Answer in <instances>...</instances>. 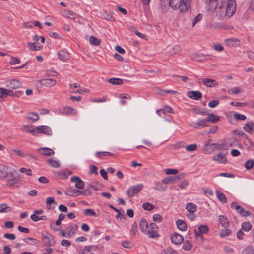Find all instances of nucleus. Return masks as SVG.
<instances>
[{
	"mask_svg": "<svg viewBox=\"0 0 254 254\" xmlns=\"http://www.w3.org/2000/svg\"><path fill=\"white\" fill-rule=\"evenodd\" d=\"M212 160L221 164H225L227 162L226 155L222 152H219V153L213 155L212 157Z\"/></svg>",
	"mask_w": 254,
	"mask_h": 254,
	"instance_id": "nucleus-10",
	"label": "nucleus"
},
{
	"mask_svg": "<svg viewBox=\"0 0 254 254\" xmlns=\"http://www.w3.org/2000/svg\"><path fill=\"white\" fill-rule=\"evenodd\" d=\"M238 213L243 217H246L252 215V212L250 211L245 210L240 206V208L236 210Z\"/></svg>",
	"mask_w": 254,
	"mask_h": 254,
	"instance_id": "nucleus-36",
	"label": "nucleus"
},
{
	"mask_svg": "<svg viewBox=\"0 0 254 254\" xmlns=\"http://www.w3.org/2000/svg\"><path fill=\"white\" fill-rule=\"evenodd\" d=\"M28 47L29 49L31 51H37L40 50L42 48V46H37L36 43H28Z\"/></svg>",
	"mask_w": 254,
	"mask_h": 254,
	"instance_id": "nucleus-38",
	"label": "nucleus"
},
{
	"mask_svg": "<svg viewBox=\"0 0 254 254\" xmlns=\"http://www.w3.org/2000/svg\"><path fill=\"white\" fill-rule=\"evenodd\" d=\"M11 178L7 180V185L10 187H13L17 182L18 178L14 177L12 173H10Z\"/></svg>",
	"mask_w": 254,
	"mask_h": 254,
	"instance_id": "nucleus-32",
	"label": "nucleus"
},
{
	"mask_svg": "<svg viewBox=\"0 0 254 254\" xmlns=\"http://www.w3.org/2000/svg\"><path fill=\"white\" fill-rule=\"evenodd\" d=\"M207 5V10L210 12H214L218 5V0H203Z\"/></svg>",
	"mask_w": 254,
	"mask_h": 254,
	"instance_id": "nucleus-12",
	"label": "nucleus"
},
{
	"mask_svg": "<svg viewBox=\"0 0 254 254\" xmlns=\"http://www.w3.org/2000/svg\"><path fill=\"white\" fill-rule=\"evenodd\" d=\"M244 130L250 134L254 133V123L252 122H249L245 124L243 127Z\"/></svg>",
	"mask_w": 254,
	"mask_h": 254,
	"instance_id": "nucleus-25",
	"label": "nucleus"
},
{
	"mask_svg": "<svg viewBox=\"0 0 254 254\" xmlns=\"http://www.w3.org/2000/svg\"><path fill=\"white\" fill-rule=\"evenodd\" d=\"M11 171L8 167L5 165H0V176L2 178H6L9 177Z\"/></svg>",
	"mask_w": 254,
	"mask_h": 254,
	"instance_id": "nucleus-15",
	"label": "nucleus"
},
{
	"mask_svg": "<svg viewBox=\"0 0 254 254\" xmlns=\"http://www.w3.org/2000/svg\"><path fill=\"white\" fill-rule=\"evenodd\" d=\"M142 188L143 185L141 184L132 186L127 189V194L129 197H131L135 194L139 192L142 190Z\"/></svg>",
	"mask_w": 254,
	"mask_h": 254,
	"instance_id": "nucleus-4",
	"label": "nucleus"
},
{
	"mask_svg": "<svg viewBox=\"0 0 254 254\" xmlns=\"http://www.w3.org/2000/svg\"><path fill=\"white\" fill-rule=\"evenodd\" d=\"M78 225L77 224H72L67 227V238H70L75 233L76 230L78 229Z\"/></svg>",
	"mask_w": 254,
	"mask_h": 254,
	"instance_id": "nucleus-26",
	"label": "nucleus"
},
{
	"mask_svg": "<svg viewBox=\"0 0 254 254\" xmlns=\"http://www.w3.org/2000/svg\"><path fill=\"white\" fill-rule=\"evenodd\" d=\"M187 95L189 98L195 100H200L202 96V93L198 91H190Z\"/></svg>",
	"mask_w": 254,
	"mask_h": 254,
	"instance_id": "nucleus-13",
	"label": "nucleus"
},
{
	"mask_svg": "<svg viewBox=\"0 0 254 254\" xmlns=\"http://www.w3.org/2000/svg\"><path fill=\"white\" fill-rule=\"evenodd\" d=\"M165 254H178V253L171 248L168 247L165 251Z\"/></svg>",
	"mask_w": 254,
	"mask_h": 254,
	"instance_id": "nucleus-64",
	"label": "nucleus"
},
{
	"mask_svg": "<svg viewBox=\"0 0 254 254\" xmlns=\"http://www.w3.org/2000/svg\"><path fill=\"white\" fill-rule=\"evenodd\" d=\"M11 208L7 206L6 204H2L0 205V213L5 212H9Z\"/></svg>",
	"mask_w": 254,
	"mask_h": 254,
	"instance_id": "nucleus-52",
	"label": "nucleus"
},
{
	"mask_svg": "<svg viewBox=\"0 0 254 254\" xmlns=\"http://www.w3.org/2000/svg\"><path fill=\"white\" fill-rule=\"evenodd\" d=\"M233 117L236 120L238 121H243L246 119L245 115L238 113H235L233 114Z\"/></svg>",
	"mask_w": 254,
	"mask_h": 254,
	"instance_id": "nucleus-45",
	"label": "nucleus"
},
{
	"mask_svg": "<svg viewBox=\"0 0 254 254\" xmlns=\"http://www.w3.org/2000/svg\"><path fill=\"white\" fill-rule=\"evenodd\" d=\"M89 42L91 45L98 46L101 43V40L94 36H91L89 38Z\"/></svg>",
	"mask_w": 254,
	"mask_h": 254,
	"instance_id": "nucleus-35",
	"label": "nucleus"
},
{
	"mask_svg": "<svg viewBox=\"0 0 254 254\" xmlns=\"http://www.w3.org/2000/svg\"><path fill=\"white\" fill-rule=\"evenodd\" d=\"M38 133L51 135L52 133V130L51 128L47 126H40L37 127L36 134Z\"/></svg>",
	"mask_w": 254,
	"mask_h": 254,
	"instance_id": "nucleus-14",
	"label": "nucleus"
},
{
	"mask_svg": "<svg viewBox=\"0 0 254 254\" xmlns=\"http://www.w3.org/2000/svg\"><path fill=\"white\" fill-rule=\"evenodd\" d=\"M4 237L11 241L15 240L16 238L15 235L12 233H5L4 234Z\"/></svg>",
	"mask_w": 254,
	"mask_h": 254,
	"instance_id": "nucleus-62",
	"label": "nucleus"
},
{
	"mask_svg": "<svg viewBox=\"0 0 254 254\" xmlns=\"http://www.w3.org/2000/svg\"><path fill=\"white\" fill-rule=\"evenodd\" d=\"M75 192L78 193V195L81 194L83 195H89L91 193V191L87 190H85L83 191L76 190Z\"/></svg>",
	"mask_w": 254,
	"mask_h": 254,
	"instance_id": "nucleus-59",
	"label": "nucleus"
},
{
	"mask_svg": "<svg viewBox=\"0 0 254 254\" xmlns=\"http://www.w3.org/2000/svg\"><path fill=\"white\" fill-rule=\"evenodd\" d=\"M139 227L140 230L142 232H146L147 233L148 230L149 229V226L147 222L144 218H142L140 220Z\"/></svg>",
	"mask_w": 254,
	"mask_h": 254,
	"instance_id": "nucleus-29",
	"label": "nucleus"
},
{
	"mask_svg": "<svg viewBox=\"0 0 254 254\" xmlns=\"http://www.w3.org/2000/svg\"><path fill=\"white\" fill-rule=\"evenodd\" d=\"M186 209L189 212L194 213L196 211V205L192 203H188L186 204Z\"/></svg>",
	"mask_w": 254,
	"mask_h": 254,
	"instance_id": "nucleus-33",
	"label": "nucleus"
},
{
	"mask_svg": "<svg viewBox=\"0 0 254 254\" xmlns=\"http://www.w3.org/2000/svg\"><path fill=\"white\" fill-rule=\"evenodd\" d=\"M197 147L196 144H191L185 146V149L188 152H192L196 150Z\"/></svg>",
	"mask_w": 254,
	"mask_h": 254,
	"instance_id": "nucleus-49",
	"label": "nucleus"
},
{
	"mask_svg": "<svg viewBox=\"0 0 254 254\" xmlns=\"http://www.w3.org/2000/svg\"><path fill=\"white\" fill-rule=\"evenodd\" d=\"M22 129L26 132L31 133L33 135H36L37 127H34L33 126L23 125L22 126Z\"/></svg>",
	"mask_w": 254,
	"mask_h": 254,
	"instance_id": "nucleus-28",
	"label": "nucleus"
},
{
	"mask_svg": "<svg viewBox=\"0 0 254 254\" xmlns=\"http://www.w3.org/2000/svg\"><path fill=\"white\" fill-rule=\"evenodd\" d=\"M242 254H254V250L251 246H248L242 251Z\"/></svg>",
	"mask_w": 254,
	"mask_h": 254,
	"instance_id": "nucleus-46",
	"label": "nucleus"
},
{
	"mask_svg": "<svg viewBox=\"0 0 254 254\" xmlns=\"http://www.w3.org/2000/svg\"><path fill=\"white\" fill-rule=\"evenodd\" d=\"M231 233V230L228 228L221 230L219 232V235L221 237H225L229 236Z\"/></svg>",
	"mask_w": 254,
	"mask_h": 254,
	"instance_id": "nucleus-43",
	"label": "nucleus"
},
{
	"mask_svg": "<svg viewBox=\"0 0 254 254\" xmlns=\"http://www.w3.org/2000/svg\"><path fill=\"white\" fill-rule=\"evenodd\" d=\"M213 49L217 52H221L224 50L223 46L219 43H214L212 45Z\"/></svg>",
	"mask_w": 254,
	"mask_h": 254,
	"instance_id": "nucleus-47",
	"label": "nucleus"
},
{
	"mask_svg": "<svg viewBox=\"0 0 254 254\" xmlns=\"http://www.w3.org/2000/svg\"><path fill=\"white\" fill-rule=\"evenodd\" d=\"M171 241L173 243L176 245L181 244L183 240V237L178 233H174L172 234L171 237Z\"/></svg>",
	"mask_w": 254,
	"mask_h": 254,
	"instance_id": "nucleus-16",
	"label": "nucleus"
},
{
	"mask_svg": "<svg viewBox=\"0 0 254 254\" xmlns=\"http://www.w3.org/2000/svg\"><path fill=\"white\" fill-rule=\"evenodd\" d=\"M191 2V0H170L169 3L173 10L184 13L190 8Z\"/></svg>",
	"mask_w": 254,
	"mask_h": 254,
	"instance_id": "nucleus-1",
	"label": "nucleus"
},
{
	"mask_svg": "<svg viewBox=\"0 0 254 254\" xmlns=\"http://www.w3.org/2000/svg\"><path fill=\"white\" fill-rule=\"evenodd\" d=\"M203 193L205 195L212 196L213 195V192L210 189L207 188H203Z\"/></svg>",
	"mask_w": 254,
	"mask_h": 254,
	"instance_id": "nucleus-57",
	"label": "nucleus"
},
{
	"mask_svg": "<svg viewBox=\"0 0 254 254\" xmlns=\"http://www.w3.org/2000/svg\"><path fill=\"white\" fill-rule=\"evenodd\" d=\"M37 151L43 155L52 156L54 155V151L49 148L42 147L37 149Z\"/></svg>",
	"mask_w": 254,
	"mask_h": 254,
	"instance_id": "nucleus-18",
	"label": "nucleus"
},
{
	"mask_svg": "<svg viewBox=\"0 0 254 254\" xmlns=\"http://www.w3.org/2000/svg\"><path fill=\"white\" fill-rule=\"evenodd\" d=\"M181 51V47L179 45H175L172 47L169 46L167 48V53L170 55L178 54Z\"/></svg>",
	"mask_w": 254,
	"mask_h": 254,
	"instance_id": "nucleus-19",
	"label": "nucleus"
},
{
	"mask_svg": "<svg viewBox=\"0 0 254 254\" xmlns=\"http://www.w3.org/2000/svg\"><path fill=\"white\" fill-rule=\"evenodd\" d=\"M218 220L221 226L224 228H228L230 226L229 221L228 220L226 216L220 215L218 216Z\"/></svg>",
	"mask_w": 254,
	"mask_h": 254,
	"instance_id": "nucleus-24",
	"label": "nucleus"
},
{
	"mask_svg": "<svg viewBox=\"0 0 254 254\" xmlns=\"http://www.w3.org/2000/svg\"><path fill=\"white\" fill-rule=\"evenodd\" d=\"M183 249L186 251H189L192 248V245L188 241L186 242L182 246Z\"/></svg>",
	"mask_w": 254,
	"mask_h": 254,
	"instance_id": "nucleus-60",
	"label": "nucleus"
},
{
	"mask_svg": "<svg viewBox=\"0 0 254 254\" xmlns=\"http://www.w3.org/2000/svg\"><path fill=\"white\" fill-rule=\"evenodd\" d=\"M203 83L207 87H215L218 85L217 81L208 78H204L202 79Z\"/></svg>",
	"mask_w": 254,
	"mask_h": 254,
	"instance_id": "nucleus-17",
	"label": "nucleus"
},
{
	"mask_svg": "<svg viewBox=\"0 0 254 254\" xmlns=\"http://www.w3.org/2000/svg\"><path fill=\"white\" fill-rule=\"evenodd\" d=\"M215 191L216 196L219 200L223 203H226L227 202V200L225 195L222 192L218 190H216Z\"/></svg>",
	"mask_w": 254,
	"mask_h": 254,
	"instance_id": "nucleus-30",
	"label": "nucleus"
},
{
	"mask_svg": "<svg viewBox=\"0 0 254 254\" xmlns=\"http://www.w3.org/2000/svg\"><path fill=\"white\" fill-rule=\"evenodd\" d=\"M252 227V224L249 222H244L242 224V228L245 231H249Z\"/></svg>",
	"mask_w": 254,
	"mask_h": 254,
	"instance_id": "nucleus-42",
	"label": "nucleus"
},
{
	"mask_svg": "<svg viewBox=\"0 0 254 254\" xmlns=\"http://www.w3.org/2000/svg\"><path fill=\"white\" fill-rule=\"evenodd\" d=\"M254 162L253 160H249L245 163V167L248 170L252 169L254 167Z\"/></svg>",
	"mask_w": 254,
	"mask_h": 254,
	"instance_id": "nucleus-56",
	"label": "nucleus"
},
{
	"mask_svg": "<svg viewBox=\"0 0 254 254\" xmlns=\"http://www.w3.org/2000/svg\"><path fill=\"white\" fill-rule=\"evenodd\" d=\"M210 56L208 54H204L201 53L193 52L190 55V58L195 61L201 62L210 59Z\"/></svg>",
	"mask_w": 254,
	"mask_h": 254,
	"instance_id": "nucleus-3",
	"label": "nucleus"
},
{
	"mask_svg": "<svg viewBox=\"0 0 254 254\" xmlns=\"http://www.w3.org/2000/svg\"><path fill=\"white\" fill-rule=\"evenodd\" d=\"M157 226L153 223H151L149 226V229L147 231V234L150 238H155L158 236L157 233Z\"/></svg>",
	"mask_w": 254,
	"mask_h": 254,
	"instance_id": "nucleus-8",
	"label": "nucleus"
},
{
	"mask_svg": "<svg viewBox=\"0 0 254 254\" xmlns=\"http://www.w3.org/2000/svg\"><path fill=\"white\" fill-rule=\"evenodd\" d=\"M225 44L229 47H237L240 46V40L237 38L226 39L224 41Z\"/></svg>",
	"mask_w": 254,
	"mask_h": 254,
	"instance_id": "nucleus-11",
	"label": "nucleus"
},
{
	"mask_svg": "<svg viewBox=\"0 0 254 254\" xmlns=\"http://www.w3.org/2000/svg\"><path fill=\"white\" fill-rule=\"evenodd\" d=\"M216 15L218 19L220 20L224 19L226 16L228 17V14L226 13L225 10L223 9L222 5L219 7L218 10L216 12Z\"/></svg>",
	"mask_w": 254,
	"mask_h": 254,
	"instance_id": "nucleus-27",
	"label": "nucleus"
},
{
	"mask_svg": "<svg viewBox=\"0 0 254 254\" xmlns=\"http://www.w3.org/2000/svg\"><path fill=\"white\" fill-rule=\"evenodd\" d=\"M25 242L26 243L30 244L33 245H37L38 243V241L37 240L30 237L27 238Z\"/></svg>",
	"mask_w": 254,
	"mask_h": 254,
	"instance_id": "nucleus-54",
	"label": "nucleus"
},
{
	"mask_svg": "<svg viewBox=\"0 0 254 254\" xmlns=\"http://www.w3.org/2000/svg\"><path fill=\"white\" fill-rule=\"evenodd\" d=\"M27 118L32 122L37 121L39 119V116L35 113H30L27 115Z\"/></svg>",
	"mask_w": 254,
	"mask_h": 254,
	"instance_id": "nucleus-39",
	"label": "nucleus"
},
{
	"mask_svg": "<svg viewBox=\"0 0 254 254\" xmlns=\"http://www.w3.org/2000/svg\"><path fill=\"white\" fill-rule=\"evenodd\" d=\"M46 203L47 205V209L49 210L53 209L54 208L51 207V204L56 203L54 197H48L46 200Z\"/></svg>",
	"mask_w": 254,
	"mask_h": 254,
	"instance_id": "nucleus-41",
	"label": "nucleus"
},
{
	"mask_svg": "<svg viewBox=\"0 0 254 254\" xmlns=\"http://www.w3.org/2000/svg\"><path fill=\"white\" fill-rule=\"evenodd\" d=\"M108 82L113 85H121L123 83V81L122 79L118 78H110L108 80Z\"/></svg>",
	"mask_w": 254,
	"mask_h": 254,
	"instance_id": "nucleus-37",
	"label": "nucleus"
},
{
	"mask_svg": "<svg viewBox=\"0 0 254 254\" xmlns=\"http://www.w3.org/2000/svg\"><path fill=\"white\" fill-rule=\"evenodd\" d=\"M205 120L206 121V122H211L212 123H215L217 122L219 120V117L212 113L208 114L207 119Z\"/></svg>",
	"mask_w": 254,
	"mask_h": 254,
	"instance_id": "nucleus-31",
	"label": "nucleus"
},
{
	"mask_svg": "<svg viewBox=\"0 0 254 254\" xmlns=\"http://www.w3.org/2000/svg\"><path fill=\"white\" fill-rule=\"evenodd\" d=\"M221 5L223 9L228 14V17H231L236 11V2L235 0H221Z\"/></svg>",
	"mask_w": 254,
	"mask_h": 254,
	"instance_id": "nucleus-2",
	"label": "nucleus"
},
{
	"mask_svg": "<svg viewBox=\"0 0 254 254\" xmlns=\"http://www.w3.org/2000/svg\"><path fill=\"white\" fill-rule=\"evenodd\" d=\"M61 112L67 115H75L77 113V110L70 106L65 107L61 110Z\"/></svg>",
	"mask_w": 254,
	"mask_h": 254,
	"instance_id": "nucleus-21",
	"label": "nucleus"
},
{
	"mask_svg": "<svg viewBox=\"0 0 254 254\" xmlns=\"http://www.w3.org/2000/svg\"><path fill=\"white\" fill-rule=\"evenodd\" d=\"M5 86L9 88L16 89L21 86V83L16 79H10L5 82Z\"/></svg>",
	"mask_w": 254,
	"mask_h": 254,
	"instance_id": "nucleus-7",
	"label": "nucleus"
},
{
	"mask_svg": "<svg viewBox=\"0 0 254 254\" xmlns=\"http://www.w3.org/2000/svg\"><path fill=\"white\" fill-rule=\"evenodd\" d=\"M96 155L98 158H102V156H113L114 154L112 153L107 151H99L96 153Z\"/></svg>",
	"mask_w": 254,
	"mask_h": 254,
	"instance_id": "nucleus-44",
	"label": "nucleus"
},
{
	"mask_svg": "<svg viewBox=\"0 0 254 254\" xmlns=\"http://www.w3.org/2000/svg\"><path fill=\"white\" fill-rule=\"evenodd\" d=\"M42 237L44 239V244L46 246H53L55 244L54 237L49 233L43 234Z\"/></svg>",
	"mask_w": 254,
	"mask_h": 254,
	"instance_id": "nucleus-5",
	"label": "nucleus"
},
{
	"mask_svg": "<svg viewBox=\"0 0 254 254\" xmlns=\"http://www.w3.org/2000/svg\"><path fill=\"white\" fill-rule=\"evenodd\" d=\"M31 219L33 221H38L39 220H46L47 218L46 216H38L37 214H33L31 215Z\"/></svg>",
	"mask_w": 254,
	"mask_h": 254,
	"instance_id": "nucleus-40",
	"label": "nucleus"
},
{
	"mask_svg": "<svg viewBox=\"0 0 254 254\" xmlns=\"http://www.w3.org/2000/svg\"><path fill=\"white\" fill-rule=\"evenodd\" d=\"M58 57L60 60L66 61L70 58V54L64 50H60L58 52Z\"/></svg>",
	"mask_w": 254,
	"mask_h": 254,
	"instance_id": "nucleus-22",
	"label": "nucleus"
},
{
	"mask_svg": "<svg viewBox=\"0 0 254 254\" xmlns=\"http://www.w3.org/2000/svg\"><path fill=\"white\" fill-rule=\"evenodd\" d=\"M178 172V170L176 169H167L165 170V173L167 175H175L177 174Z\"/></svg>",
	"mask_w": 254,
	"mask_h": 254,
	"instance_id": "nucleus-61",
	"label": "nucleus"
},
{
	"mask_svg": "<svg viewBox=\"0 0 254 254\" xmlns=\"http://www.w3.org/2000/svg\"><path fill=\"white\" fill-rule=\"evenodd\" d=\"M176 224L180 230L184 231L187 230V225L184 221L181 219L178 220L176 221Z\"/></svg>",
	"mask_w": 254,
	"mask_h": 254,
	"instance_id": "nucleus-34",
	"label": "nucleus"
},
{
	"mask_svg": "<svg viewBox=\"0 0 254 254\" xmlns=\"http://www.w3.org/2000/svg\"><path fill=\"white\" fill-rule=\"evenodd\" d=\"M202 15L201 14H198L194 19L192 22V27H194L196 23L199 22L202 18Z\"/></svg>",
	"mask_w": 254,
	"mask_h": 254,
	"instance_id": "nucleus-58",
	"label": "nucleus"
},
{
	"mask_svg": "<svg viewBox=\"0 0 254 254\" xmlns=\"http://www.w3.org/2000/svg\"><path fill=\"white\" fill-rule=\"evenodd\" d=\"M208 231V228L206 225H201L198 228V232L200 233L205 234Z\"/></svg>",
	"mask_w": 254,
	"mask_h": 254,
	"instance_id": "nucleus-53",
	"label": "nucleus"
},
{
	"mask_svg": "<svg viewBox=\"0 0 254 254\" xmlns=\"http://www.w3.org/2000/svg\"><path fill=\"white\" fill-rule=\"evenodd\" d=\"M153 220L154 222H160L162 220V218L160 214H155L153 216Z\"/></svg>",
	"mask_w": 254,
	"mask_h": 254,
	"instance_id": "nucleus-63",
	"label": "nucleus"
},
{
	"mask_svg": "<svg viewBox=\"0 0 254 254\" xmlns=\"http://www.w3.org/2000/svg\"><path fill=\"white\" fill-rule=\"evenodd\" d=\"M48 163L52 167L54 168H58L60 165L59 162L56 160L53 159V158L48 159Z\"/></svg>",
	"mask_w": 254,
	"mask_h": 254,
	"instance_id": "nucleus-48",
	"label": "nucleus"
},
{
	"mask_svg": "<svg viewBox=\"0 0 254 254\" xmlns=\"http://www.w3.org/2000/svg\"><path fill=\"white\" fill-rule=\"evenodd\" d=\"M64 16L65 17L70 18L71 19H74L75 13L73 12H72L71 11H69V10H64Z\"/></svg>",
	"mask_w": 254,
	"mask_h": 254,
	"instance_id": "nucleus-51",
	"label": "nucleus"
},
{
	"mask_svg": "<svg viewBox=\"0 0 254 254\" xmlns=\"http://www.w3.org/2000/svg\"><path fill=\"white\" fill-rule=\"evenodd\" d=\"M190 125L195 129H201L207 127V124L205 119H199L197 122H192Z\"/></svg>",
	"mask_w": 254,
	"mask_h": 254,
	"instance_id": "nucleus-6",
	"label": "nucleus"
},
{
	"mask_svg": "<svg viewBox=\"0 0 254 254\" xmlns=\"http://www.w3.org/2000/svg\"><path fill=\"white\" fill-rule=\"evenodd\" d=\"M39 83L42 86L47 88H51L56 84V80L50 78L43 79L39 81Z\"/></svg>",
	"mask_w": 254,
	"mask_h": 254,
	"instance_id": "nucleus-9",
	"label": "nucleus"
},
{
	"mask_svg": "<svg viewBox=\"0 0 254 254\" xmlns=\"http://www.w3.org/2000/svg\"><path fill=\"white\" fill-rule=\"evenodd\" d=\"M137 231V224L136 222H134L132 225L131 229L130 230L131 237L133 238L135 236L136 232Z\"/></svg>",
	"mask_w": 254,
	"mask_h": 254,
	"instance_id": "nucleus-50",
	"label": "nucleus"
},
{
	"mask_svg": "<svg viewBox=\"0 0 254 254\" xmlns=\"http://www.w3.org/2000/svg\"><path fill=\"white\" fill-rule=\"evenodd\" d=\"M167 188V185H165L163 181L156 182L154 183V189L159 191H164Z\"/></svg>",
	"mask_w": 254,
	"mask_h": 254,
	"instance_id": "nucleus-23",
	"label": "nucleus"
},
{
	"mask_svg": "<svg viewBox=\"0 0 254 254\" xmlns=\"http://www.w3.org/2000/svg\"><path fill=\"white\" fill-rule=\"evenodd\" d=\"M142 208L145 210L150 211L154 209V206L150 203L146 202L143 204Z\"/></svg>",
	"mask_w": 254,
	"mask_h": 254,
	"instance_id": "nucleus-55",
	"label": "nucleus"
},
{
	"mask_svg": "<svg viewBox=\"0 0 254 254\" xmlns=\"http://www.w3.org/2000/svg\"><path fill=\"white\" fill-rule=\"evenodd\" d=\"M71 181L75 183V187L78 189H81L84 187V182L78 177L74 176L72 177Z\"/></svg>",
	"mask_w": 254,
	"mask_h": 254,
	"instance_id": "nucleus-20",
	"label": "nucleus"
}]
</instances>
